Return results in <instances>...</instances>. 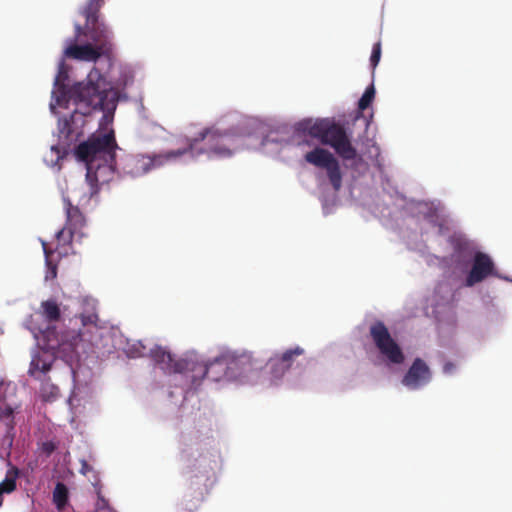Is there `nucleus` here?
<instances>
[{
	"mask_svg": "<svg viewBox=\"0 0 512 512\" xmlns=\"http://www.w3.org/2000/svg\"><path fill=\"white\" fill-rule=\"evenodd\" d=\"M103 0H89L82 10L85 25H75V41H81L82 36L91 40L94 45L72 44L65 49V56L83 61H96L103 53L111 50L112 32L104 22L99 21V12Z\"/></svg>",
	"mask_w": 512,
	"mask_h": 512,
	"instance_id": "f257e3e1",
	"label": "nucleus"
},
{
	"mask_svg": "<svg viewBox=\"0 0 512 512\" xmlns=\"http://www.w3.org/2000/svg\"><path fill=\"white\" fill-rule=\"evenodd\" d=\"M68 80V69L62 60L58 65V72L54 81L53 97L59 106H67L69 102L84 103L86 105L101 104L103 95L100 93L99 81L92 80V73L89 74L88 80L78 82L71 87L66 85Z\"/></svg>",
	"mask_w": 512,
	"mask_h": 512,
	"instance_id": "f03ea898",
	"label": "nucleus"
},
{
	"mask_svg": "<svg viewBox=\"0 0 512 512\" xmlns=\"http://www.w3.org/2000/svg\"><path fill=\"white\" fill-rule=\"evenodd\" d=\"M205 142V148L199 153H206L209 157L226 158L233 155L243 144L240 135L231 131H220L215 128H205L194 138H187L185 146L178 150H184L183 155L190 152L194 154L197 145Z\"/></svg>",
	"mask_w": 512,
	"mask_h": 512,
	"instance_id": "7ed1b4c3",
	"label": "nucleus"
},
{
	"mask_svg": "<svg viewBox=\"0 0 512 512\" xmlns=\"http://www.w3.org/2000/svg\"><path fill=\"white\" fill-rule=\"evenodd\" d=\"M117 148L114 130L110 129L106 133L93 134L87 141L80 143L75 155L88 168L92 162L112 161Z\"/></svg>",
	"mask_w": 512,
	"mask_h": 512,
	"instance_id": "20e7f679",
	"label": "nucleus"
},
{
	"mask_svg": "<svg viewBox=\"0 0 512 512\" xmlns=\"http://www.w3.org/2000/svg\"><path fill=\"white\" fill-rule=\"evenodd\" d=\"M183 152L184 150H170L153 155L129 154L122 157L119 162H117V165L123 174L131 177H139L153 168L160 167L166 162L183 156Z\"/></svg>",
	"mask_w": 512,
	"mask_h": 512,
	"instance_id": "39448f33",
	"label": "nucleus"
},
{
	"mask_svg": "<svg viewBox=\"0 0 512 512\" xmlns=\"http://www.w3.org/2000/svg\"><path fill=\"white\" fill-rule=\"evenodd\" d=\"M206 366L209 372H212L213 367L219 366L221 371L217 374H212L213 381H219L223 377L227 379H236L253 368V359L250 353H223L216 357L210 363L202 362Z\"/></svg>",
	"mask_w": 512,
	"mask_h": 512,
	"instance_id": "423d86ee",
	"label": "nucleus"
},
{
	"mask_svg": "<svg viewBox=\"0 0 512 512\" xmlns=\"http://www.w3.org/2000/svg\"><path fill=\"white\" fill-rule=\"evenodd\" d=\"M150 358L166 373H180L188 375V372L199 370V377L206 374L209 369L197 359L189 357L175 359L174 356L162 346H155L149 351Z\"/></svg>",
	"mask_w": 512,
	"mask_h": 512,
	"instance_id": "0eeeda50",
	"label": "nucleus"
},
{
	"mask_svg": "<svg viewBox=\"0 0 512 512\" xmlns=\"http://www.w3.org/2000/svg\"><path fill=\"white\" fill-rule=\"evenodd\" d=\"M370 336L379 352L393 364H402L404 354L392 338L388 328L382 321L374 322L369 329Z\"/></svg>",
	"mask_w": 512,
	"mask_h": 512,
	"instance_id": "6e6552de",
	"label": "nucleus"
},
{
	"mask_svg": "<svg viewBox=\"0 0 512 512\" xmlns=\"http://www.w3.org/2000/svg\"><path fill=\"white\" fill-rule=\"evenodd\" d=\"M307 163L325 169L330 184L338 192L342 187V172L338 160L328 150L316 147L304 156Z\"/></svg>",
	"mask_w": 512,
	"mask_h": 512,
	"instance_id": "1a4fd4ad",
	"label": "nucleus"
},
{
	"mask_svg": "<svg viewBox=\"0 0 512 512\" xmlns=\"http://www.w3.org/2000/svg\"><path fill=\"white\" fill-rule=\"evenodd\" d=\"M322 144L332 147L344 160H353L357 156V150L352 145L346 129L333 120H330Z\"/></svg>",
	"mask_w": 512,
	"mask_h": 512,
	"instance_id": "9d476101",
	"label": "nucleus"
},
{
	"mask_svg": "<svg viewBox=\"0 0 512 512\" xmlns=\"http://www.w3.org/2000/svg\"><path fill=\"white\" fill-rule=\"evenodd\" d=\"M76 109L69 117L60 118L58 121L59 136L65 140H72L74 136H79L81 128L85 123V117L92 113L93 108L100 104L95 103L86 105L84 103H74Z\"/></svg>",
	"mask_w": 512,
	"mask_h": 512,
	"instance_id": "9b49d317",
	"label": "nucleus"
},
{
	"mask_svg": "<svg viewBox=\"0 0 512 512\" xmlns=\"http://www.w3.org/2000/svg\"><path fill=\"white\" fill-rule=\"evenodd\" d=\"M118 167L116 154L112 161H99L89 164L86 173V181L90 187V196L96 195L103 184L109 183Z\"/></svg>",
	"mask_w": 512,
	"mask_h": 512,
	"instance_id": "f8f14e48",
	"label": "nucleus"
},
{
	"mask_svg": "<svg viewBox=\"0 0 512 512\" xmlns=\"http://www.w3.org/2000/svg\"><path fill=\"white\" fill-rule=\"evenodd\" d=\"M498 273L492 258L483 252H476L473 257L472 267L466 277L465 285L472 287L488 277H497Z\"/></svg>",
	"mask_w": 512,
	"mask_h": 512,
	"instance_id": "ddd939ff",
	"label": "nucleus"
},
{
	"mask_svg": "<svg viewBox=\"0 0 512 512\" xmlns=\"http://www.w3.org/2000/svg\"><path fill=\"white\" fill-rule=\"evenodd\" d=\"M431 371L421 358H416L402 379V384L411 390H417L431 380Z\"/></svg>",
	"mask_w": 512,
	"mask_h": 512,
	"instance_id": "4468645a",
	"label": "nucleus"
},
{
	"mask_svg": "<svg viewBox=\"0 0 512 512\" xmlns=\"http://www.w3.org/2000/svg\"><path fill=\"white\" fill-rule=\"evenodd\" d=\"M304 354V349L297 346L286 350L280 355H275L269 360L268 365L270 366L271 373L275 378L282 377L292 366L295 357Z\"/></svg>",
	"mask_w": 512,
	"mask_h": 512,
	"instance_id": "2eb2a0df",
	"label": "nucleus"
},
{
	"mask_svg": "<svg viewBox=\"0 0 512 512\" xmlns=\"http://www.w3.org/2000/svg\"><path fill=\"white\" fill-rule=\"evenodd\" d=\"M329 123L330 119H318L316 121L304 119L295 124V131L298 133L308 134L322 143V139L325 137Z\"/></svg>",
	"mask_w": 512,
	"mask_h": 512,
	"instance_id": "dca6fc26",
	"label": "nucleus"
},
{
	"mask_svg": "<svg viewBox=\"0 0 512 512\" xmlns=\"http://www.w3.org/2000/svg\"><path fill=\"white\" fill-rule=\"evenodd\" d=\"M65 210H66V229H71L78 234L79 238L84 236L81 232L82 228L86 224V220L82 212L77 206L72 205L68 199H64Z\"/></svg>",
	"mask_w": 512,
	"mask_h": 512,
	"instance_id": "f3484780",
	"label": "nucleus"
},
{
	"mask_svg": "<svg viewBox=\"0 0 512 512\" xmlns=\"http://www.w3.org/2000/svg\"><path fill=\"white\" fill-rule=\"evenodd\" d=\"M100 93L103 95L102 105L93 108L92 112L96 110H101L104 112L100 121V127H104L112 124L118 99L116 93L113 91H111V98L109 99V94L105 89H102L101 87Z\"/></svg>",
	"mask_w": 512,
	"mask_h": 512,
	"instance_id": "a211bd4d",
	"label": "nucleus"
},
{
	"mask_svg": "<svg viewBox=\"0 0 512 512\" xmlns=\"http://www.w3.org/2000/svg\"><path fill=\"white\" fill-rule=\"evenodd\" d=\"M83 328L92 327L97 329L99 321L97 313V302L93 298L82 299V312L79 314Z\"/></svg>",
	"mask_w": 512,
	"mask_h": 512,
	"instance_id": "6ab92c4d",
	"label": "nucleus"
},
{
	"mask_svg": "<svg viewBox=\"0 0 512 512\" xmlns=\"http://www.w3.org/2000/svg\"><path fill=\"white\" fill-rule=\"evenodd\" d=\"M51 355L47 351L36 350L32 354L28 373L35 377L37 372L46 373L51 369Z\"/></svg>",
	"mask_w": 512,
	"mask_h": 512,
	"instance_id": "aec40b11",
	"label": "nucleus"
},
{
	"mask_svg": "<svg viewBox=\"0 0 512 512\" xmlns=\"http://www.w3.org/2000/svg\"><path fill=\"white\" fill-rule=\"evenodd\" d=\"M19 475L20 470L16 466H11L7 470L4 480L0 482V506L3 504V495L11 494L16 490Z\"/></svg>",
	"mask_w": 512,
	"mask_h": 512,
	"instance_id": "412c9836",
	"label": "nucleus"
},
{
	"mask_svg": "<svg viewBox=\"0 0 512 512\" xmlns=\"http://www.w3.org/2000/svg\"><path fill=\"white\" fill-rule=\"evenodd\" d=\"M76 235H78V234L75 233L74 231H72L71 229H66V226H64L62 229H60L56 233V239L58 242L56 249L59 250L61 247L64 248V251L63 252L59 251V254H67L68 253L66 246H70L72 244L74 237Z\"/></svg>",
	"mask_w": 512,
	"mask_h": 512,
	"instance_id": "4be33fe9",
	"label": "nucleus"
},
{
	"mask_svg": "<svg viewBox=\"0 0 512 512\" xmlns=\"http://www.w3.org/2000/svg\"><path fill=\"white\" fill-rule=\"evenodd\" d=\"M53 503L57 510L62 511L68 503V489L64 483L58 482L53 491Z\"/></svg>",
	"mask_w": 512,
	"mask_h": 512,
	"instance_id": "5701e85b",
	"label": "nucleus"
},
{
	"mask_svg": "<svg viewBox=\"0 0 512 512\" xmlns=\"http://www.w3.org/2000/svg\"><path fill=\"white\" fill-rule=\"evenodd\" d=\"M43 316L48 322H56L60 319L61 311L54 300H46L41 303Z\"/></svg>",
	"mask_w": 512,
	"mask_h": 512,
	"instance_id": "b1692460",
	"label": "nucleus"
},
{
	"mask_svg": "<svg viewBox=\"0 0 512 512\" xmlns=\"http://www.w3.org/2000/svg\"><path fill=\"white\" fill-rule=\"evenodd\" d=\"M375 87L373 84L369 85L363 95L361 96V98L359 99L358 101V110L359 111H364L365 109H367L373 102L374 98H375Z\"/></svg>",
	"mask_w": 512,
	"mask_h": 512,
	"instance_id": "393cba45",
	"label": "nucleus"
},
{
	"mask_svg": "<svg viewBox=\"0 0 512 512\" xmlns=\"http://www.w3.org/2000/svg\"><path fill=\"white\" fill-rule=\"evenodd\" d=\"M220 371H221V368L219 366H215V367H213L212 372L206 373L203 376L199 377V370H195L194 372H188L187 378L190 379L191 387L196 388L197 386L200 385L201 381L205 377H208L211 380H213L212 374L215 375V374L219 373Z\"/></svg>",
	"mask_w": 512,
	"mask_h": 512,
	"instance_id": "a878e982",
	"label": "nucleus"
},
{
	"mask_svg": "<svg viewBox=\"0 0 512 512\" xmlns=\"http://www.w3.org/2000/svg\"><path fill=\"white\" fill-rule=\"evenodd\" d=\"M42 397L46 401H55L60 396L59 388L53 383H44L41 388Z\"/></svg>",
	"mask_w": 512,
	"mask_h": 512,
	"instance_id": "bb28decb",
	"label": "nucleus"
},
{
	"mask_svg": "<svg viewBox=\"0 0 512 512\" xmlns=\"http://www.w3.org/2000/svg\"><path fill=\"white\" fill-rule=\"evenodd\" d=\"M42 247L45 255V262L50 271L51 278H55L57 275V265L52 260V255L54 251L48 247L46 242H42Z\"/></svg>",
	"mask_w": 512,
	"mask_h": 512,
	"instance_id": "cd10ccee",
	"label": "nucleus"
},
{
	"mask_svg": "<svg viewBox=\"0 0 512 512\" xmlns=\"http://www.w3.org/2000/svg\"><path fill=\"white\" fill-rule=\"evenodd\" d=\"M14 410L10 406H6L3 408H0V419L3 421H7L6 425L10 428L14 427Z\"/></svg>",
	"mask_w": 512,
	"mask_h": 512,
	"instance_id": "c85d7f7f",
	"label": "nucleus"
},
{
	"mask_svg": "<svg viewBox=\"0 0 512 512\" xmlns=\"http://www.w3.org/2000/svg\"><path fill=\"white\" fill-rule=\"evenodd\" d=\"M381 52H382L381 42L378 41L373 45L372 53H371V57H370V64H371L373 71L375 70L376 66L378 65V63L380 61Z\"/></svg>",
	"mask_w": 512,
	"mask_h": 512,
	"instance_id": "c756f323",
	"label": "nucleus"
},
{
	"mask_svg": "<svg viewBox=\"0 0 512 512\" xmlns=\"http://www.w3.org/2000/svg\"><path fill=\"white\" fill-rule=\"evenodd\" d=\"M84 336L85 333L81 330L73 333L71 339L69 340V345L73 351L77 349V347L82 341H84Z\"/></svg>",
	"mask_w": 512,
	"mask_h": 512,
	"instance_id": "7c9ffc66",
	"label": "nucleus"
},
{
	"mask_svg": "<svg viewBox=\"0 0 512 512\" xmlns=\"http://www.w3.org/2000/svg\"><path fill=\"white\" fill-rule=\"evenodd\" d=\"M56 448V444L52 441L43 442L41 445L42 452L45 453L47 456L51 455L56 450Z\"/></svg>",
	"mask_w": 512,
	"mask_h": 512,
	"instance_id": "2f4dec72",
	"label": "nucleus"
},
{
	"mask_svg": "<svg viewBox=\"0 0 512 512\" xmlns=\"http://www.w3.org/2000/svg\"><path fill=\"white\" fill-rule=\"evenodd\" d=\"M138 345L139 347H133V349L130 350L131 357H142L145 355V346H143L141 343H139Z\"/></svg>",
	"mask_w": 512,
	"mask_h": 512,
	"instance_id": "473e14b6",
	"label": "nucleus"
},
{
	"mask_svg": "<svg viewBox=\"0 0 512 512\" xmlns=\"http://www.w3.org/2000/svg\"><path fill=\"white\" fill-rule=\"evenodd\" d=\"M455 369V365L451 362L445 363L443 370L445 373H451Z\"/></svg>",
	"mask_w": 512,
	"mask_h": 512,
	"instance_id": "72a5a7b5",
	"label": "nucleus"
},
{
	"mask_svg": "<svg viewBox=\"0 0 512 512\" xmlns=\"http://www.w3.org/2000/svg\"><path fill=\"white\" fill-rule=\"evenodd\" d=\"M95 512H113L109 507H100Z\"/></svg>",
	"mask_w": 512,
	"mask_h": 512,
	"instance_id": "f704fd0d",
	"label": "nucleus"
},
{
	"mask_svg": "<svg viewBox=\"0 0 512 512\" xmlns=\"http://www.w3.org/2000/svg\"><path fill=\"white\" fill-rule=\"evenodd\" d=\"M466 243H463V242H457L456 246H455V249L456 250H461L463 248V246H465Z\"/></svg>",
	"mask_w": 512,
	"mask_h": 512,
	"instance_id": "c9c22d12",
	"label": "nucleus"
},
{
	"mask_svg": "<svg viewBox=\"0 0 512 512\" xmlns=\"http://www.w3.org/2000/svg\"><path fill=\"white\" fill-rule=\"evenodd\" d=\"M88 341L91 342L92 345H96L92 339H89Z\"/></svg>",
	"mask_w": 512,
	"mask_h": 512,
	"instance_id": "e433bc0d",
	"label": "nucleus"
}]
</instances>
